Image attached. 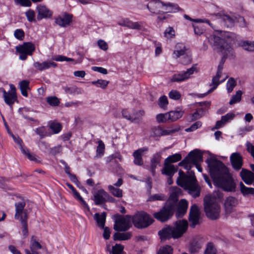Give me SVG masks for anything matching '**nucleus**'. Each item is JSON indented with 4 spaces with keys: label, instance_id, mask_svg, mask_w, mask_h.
Here are the masks:
<instances>
[{
    "label": "nucleus",
    "instance_id": "obj_1",
    "mask_svg": "<svg viewBox=\"0 0 254 254\" xmlns=\"http://www.w3.org/2000/svg\"><path fill=\"white\" fill-rule=\"evenodd\" d=\"M214 184L227 191H234L236 185L228 168L220 161L210 158L206 160Z\"/></svg>",
    "mask_w": 254,
    "mask_h": 254
},
{
    "label": "nucleus",
    "instance_id": "obj_2",
    "mask_svg": "<svg viewBox=\"0 0 254 254\" xmlns=\"http://www.w3.org/2000/svg\"><path fill=\"white\" fill-rule=\"evenodd\" d=\"M222 38L215 34L211 35L208 38L209 43L214 47L218 52L224 55V58L232 55V48L230 46L232 41L230 33L224 32L221 33Z\"/></svg>",
    "mask_w": 254,
    "mask_h": 254
},
{
    "label": "nucleus",
    "instance_id": "obj_3",
    "mask_svg": "<svg viewBox=\"0 0 254 254\" xmlns=\"http://www.w3.org/2000/svg\"><path fill=\"white\" fill-rule=\"evenodd\" d=\"M188 228V221L184 219L176 221L173 226H168L163 228L158 232V235L162 241L171 238L178 239L187 232Z\"/></svg>",
    "mask_w": 254,
    "mask_h": 254
},
{
    "label": "nucleus",
    "instance_id": "obj_4",
    "mask_svg": "<svg viewBox=\"0 0 254 254\" xmlns=\"http://www.w3.org/2000/svg\"><path fill=\"white\" fill-rule=\"evenodd\" d=\"M179 177L177 183L178 185L187 190L188 193L194 198L198 197L200 193V187L197 183V181L193 173H190L189 175H186L184 172L180 170Z\"/></svg>",
    "mask_w": 254,
    "mask_h": 254
},
{
    "label": "nucleus",
    "instance_id": "obj_5",
    "mask_svg": "<svg viewBox=\"0 0 254 254\" xmlns=\"http://www.w3.org/2000/svg\"><path fill=\"white\" fill-rule=\"evenodd\" d=\"M178 197L177 194L171 193L163 207L159 212L153 214L154 217L161 222H165L169 219L177 208Z\"/></svg>",
    "mask_w": 254,
    "mask_h": 254
},
{
    "label": "nucleus",
    "instance_id": "obj_6",
    "mask_svg": "<svg viewBox=\"0 0 254 254\" xmlns=\"http://www.w3.org/2000/svg\"><path fill=\"white\" fill-rule=\"evenodd\" d=\"M204 209L206 216L210 219L216 220L219 217L220 206L216 197L206 196L204 198Z\"/></svg>",
    "mask_w": 254,
    "mask_h": 254
},
{
    "label": "nucleus",
    "instance_id": "obj_7",
    "mask_svg": "<svg viewBox=\"0 0 254 254\" xmlns=\"http://www.w3.org/2000/svg\"><path fill=\"white\" fill-rule=\"evenodd\" d=\"M202 161V154L198 150L195 149L189 153L188 156L179 163L180 166H183L187 170H190L192 165H195L198 171H202L199 163Z\"/></svg>",
    "mask_w": 254,
    "mask_h": 254
},
{
    "label": "nucleus",
    "instance_id": "obj_8",
    "mask_svg": "<svg viewBox=\"0 0 254 254\" xmlns=\"http://www.w3.org/2000/svg\"><path fill=\"white\" fill-rule=\"evenodd\" d=\"M25 206V203L24 201H21L15 204L16 212L14 215V218L20 221L22 225V232L23 235L24 237H26L28 234L27 222L28 212L26 209H24Z\"/></svg>",
    "mask_w": 254,
    "mask_h": 254
},
{
    "label": "nucleus",
    "instance_id": "obj_9",
    "mask_svg": "<svg viewBox=\"0 0 254 254\" xmlns=\"http://www.w3.org/2000/svg\"><path fill=\"white\" fill-rule=\"evenodd\" d=\"M134 226L137 228H146L151 225L153 220L144 212L137 213L131 217Z\"/></svg>",
    "mask_w": 254,
    "mask_h": 254
},
{
    "label": "nucleus",
    "instance_id": "obj_10",
    "mask_svg": "<svg viewBox=\"0 0 254 254\" xmlns=\"http://www.w3.org/2000/svg\"><path fill=\"white\" fill-rule=\"evenodd\" d=\"M114 229L117 231H126L131 226V217L130 215L123 216L119 214L115 216Z\"/></svg>",
    "mask_w": 254,
    "mask_h": 254
},
{
    "label": "nucleus",
    "instance_id": "obj_11",
    "mask_svg": "<svg viewBox=\"0 0 254 254\" xmlns=\"http://www.w3.org/2000/svg\"><path fill=\"white\" fill-rule=\"evenodd\" d=\"M223 64H224V62L221 61L219 64L218 66V69L216 73V75L213 77L212 79V83L210 85H213V87H212L211 89H210L207 93L201 94L199 96V97H202L206 96L208 94L212 92L213 91H214L218 86V85L222 83L223 82L226 78H228V76L226 75L225 78H224L221 81H219V79L221 76L222 73V69L223 68Z\"/></svg>",
    "mask_w": 254,
    "mask_h": 254
},
{
    "label": "nucleus",
    "instance_id": "obj_12",
    "mask_svg": "<svg viewBox=\"0 0 254 254\" xmlns=\"http://www.w3.org/2000/svg\"><path fill=\"white\" fill-rule=\"evenodd\" d=\"M16 51L20 54L19 59L21 60H25L27 55H31L35 50V47L31 42H25L22 45L16 47Z\"/></svg>",
    "mask_w": 254,
    "mask_h": 254
},
{
    "label": "nucleus",
    "instance_id": "obj_13",
    "mask_svg": "<svg viewBox=\"0 0 254 254\" xmlns=\"http://www.w3.org/2000/svg\"><path fill=\"white\" fill-rule=\"evenodd\" d=\"M188 50L183 44H177L175 47V50L173 55L176 58L183 57L182 63L184 64H187L190 63L191 58L188 54Z\"/></svg>",
    "mask_w": 254,
    "mask_h": 254
},
{
    "label": "nucleus",
    "instance_id": "obj_14",
    "mask_svg": "<svg viewBox=\"0 0 254 254\" xmlns=\"http://www.w3.org/2000/svg\"><path fill=\"white\" fill-rule=\"evenodd\" d=\"M195 71H196V67L195 65H193L191 68L188 69L186 71L174 74L171 78V81L173 82H181L187 80L189 79L190 75L192 74Z\"/></svg>",
    "mask_w": 254,
    "mask_h": 254
},
{
    "label": "nucleus",
    "instance_id": "obj_15",
    "mask_svg": "<svg viewBox=\"0 0 254 254\" xmlns=\"http://www.w3.org/2000/svg\"><path fill=\"white\" fill-rule=\"evenodd\" d=\"M10 90L4 92L3 98L4 102L9 106L11 107L14 102L17 100L16 88L13 84L10 85Z\"/></svg>",
    "mask_w": 254,
    "mask_h": 254
},
{
    "label": "nucleus",
    "instance_id": "obj_16",
    "mask_svg": "<svg viewBox=\"0 0 254 254\" xmlns=\"http://www.w3.org/2000/svg\"><path fill=\"white\" fill-rule=\"evenodd\" d=\"M230 160L233 168L235 171H238L242 169L243 157L240 153H233L230 157Z\"/></svg>",
    "mask_w": 254,
    "mask_h": 254
},
{
    "label": "nucleus",
    "instance_id": "obj_17",
    "mask_svg": "<svg viewBox=\"0 0 254 254\" xmlns=\"http://www.w3.org/2000/svg\"><path fill=\"white\" fill-rule=\"evenodd\" d=\"M200 218V212L196 205L191 206L190 212L189 220L190 223V227L193 228L199 223Z\"/></svg>",
    "mask_w": 254,
    "mask_h": 254
},
{
    "label": "nucleus",
    "instance_id": "obj_18",
    "mask_svg": "<svg viewBox=\"0 0 254 254\" xmlns=\"http://www.w3.org/2000/svg\"><path fill=\"white\" fill-rule=\"evenodd\" d=\"M94 203L96 205H102L106 202V197L108 196V193L103 189H100L93 192Z\"/></svg>",
    "mask_w": 254,
    "mask_h": 254
},
{
    "label": "nucleus",
    "instance_id": "obj_19",
    "mask_svg": "<svg viewBox=\"0 0 254 254\" xmlns=\"http://www.w3.org/2000/svg\"><path fill=\"white\" fill-rule=\"evenodd\" d=\"M36 10L38 12L37 18L38 20H41L43 18H50L53 14L52 11L45 5H37Z\"/></svg>",
    "mask_w": 254,
    "mask_h": 254
},
{
    "label": "nucleus",
    "instance_id": "obj_20",
    "mask_svg": "<svg viewBox=\"0 0 254 254\" xmlns=\"http://www.w3.org/2000/svg\"><path fill=\"white\" fill-rule=\"evenodd\" d=\"M238 203L239 201L236 197L231 196L226 197L224 204L226 212L227 213L232 212Z\"/></svg>",
    "mask_w": 254,
    "mask_h": 254
},
{
    "label": "nucleus",
    "instance_id": "obj_21",
    "mask_svg": "<svg viewBox=\"0 0 254 254\" xmlns=\"http://www.w3.org/2000/svg\"><path fill=\"white\" fill-rule=\"evenodd\" d=\"M148 151V148L143 147L139 148L133 153L132 156L134 158L133 163L138 166H142L143 164V161L142 158L143 154Z\"/></svg>",
    "mask_w": 254,
    "mask_h": 254
},
{
    "label": "nucleus",
    "instance_id": "obj_22",
    "mask_svg": "<svg viewBox=\"0 0 254 254\" xmlns=\"http://www.w3.org/2000/svg\"><path fill=\"white\" fill-rule=\"evenodd\" d=\"M242 180L247 185H251L254 182V173L247 169L242 168L240 172Z\"/></svg>",
    "mask_w": 254,
    "mask_h": 254
},
{
    "label": "nucleus",
    "instance_id": "obj_23",
    "mask_svg": "<svg viewBox=\"0 0 254 254\" xmlns=\"http://www.w3.org/2000/svg\"><path fill=\"white\" fill-rule=\"evenodd\" d=\"M154 136H161L172 134L177 131V129H165L160 127H154L152 129Z\"/></svg>",
    "mask_w": 254,
    "mask_h": 254
},
{
    "label": "nucleus",
    "instance_id": "obj_24",
    "mask_svg": "<svg viewBox=\"0 0 254 254\" xmlns=\"http://www.w3.org/2000/svg\"><path fill=\"white\" fill-rule=\"evenodd\" d=\"M72 15L68 13H64L63 17H58L56 18L55 22L61 27H65L71 22Z\"/></svg>",
    "mask_w": 254,
    "mask_h": 254
},
{
    "label": "nucleus",
    "instance_id": "obj_25",
    "mask_svg": "<svg viewBox=\"0 0 254 254\" xmlns=\"http://www.w3.org/2000/svg\"><path fill=\"white\" fill-rule=\"evenodd\" d=\"M202 247V242L198 240L193 239L190 243L189 247V252L191 254H197Z\"/></svg>",
    "mask_w": 254,
    "mask_h": 254
},
{
    "label": "nucleus",
    "instance_id": "obj_26",
    "mask_svg": "<svg viewBox=\"0 0 254 254\" xmlns=\"http://www.w3.org/2000/svg\"><path fill=\"white\" fill-rule=\"evenodd\" d=\"M177 171V169L174 165L165 162H164V167L161 170L162 174L170 177H173Z\"/></svg>",
    "mask_w": 254,
    "mask_h": 254
},
{
    "label": "nucleus",
    "instance_id": "obj_27",
    "mask_svg": "<svg viewBox=\"0 0 254 254\" xmlns=\"http://www.w3.org/2000/svg\"><path fill=\"white\" fill-rule=\"evenodd\" d=\"M220 19L223 22L224 25L227 27H231L234 25V19L233 17L227 14H218Z\"/></svg>",
    "mask_w": 254,
    "mask_h": 254
},
{
    "label": "nucleus",
    "instance_id": "obj_28",
    "mask_svg": "<svg viewBox=\"0 0 254 254\" xmlns=\"http://www.w3.org/2000/svg\"><path fill=\"white\" fill-rule=\"evenodd\" d=\"M188 206V201L186 200L182 199L179 203V206L177 210V215L178 217L182 216L187 211Z\"/></svg>",
    "mask_w": 254,
    "mask_h": 254
},
{
    "label": "nucleus",
    "instance_id": "obj_29",
    "mask_svg": "<svg viewBox=\"0 0 254 254\" xmlns=\"http://www.w3.org/2000/svg\"><path fill=\"white\" fill-rule=\"evenodd\" d=\"M161 156L158 153L153 155L150 160V169L153 174L155 173V169L158 165L159 164Z\"/></svg>",
    "mask_w": 254,
    "mask_h": 254
},
{
    "label": "nucleus",
    "instance_id": "obj_30",
    "mask_svg": "<svg viewBox=\"0 0 254 254\" xmlns=\"http://www.w3.org/2000/svg\"><path fill=\"white\" fill-rule=\"evenodd\" d=\"M106 213L103 212L101 214L96 213L94 216V218L97 222L99 227L103 229L105 226L106 221Z\"/></svg>",
    "mask_w": 254,
    "mask_h": 254
},
{
    "label": "nucleus",
    "instance_id": "obj_31",
    "mask_svg": "<svg viewBox=\"0 0 254 254\" xmlns=\"http://www.w3.org/2000/svg\"><path fill=\"white\" fill-rule=\"evenodd\" d=\"M184 114V112L179 111H172L168 112L170 122H174L181 118Z\"/></svg>",
    "mask_w": 254,
    "mask_h": 254
},
{
    "label": "nucleus",
    "instance_id": "obj_32",
    "mask_svg": "<svg viewBox=\"0 0 254 254\" xmlns=\"http://www.w3.org/2000/svg\"><path fill=\"white\" fill-rule=\"evenodd\" d=\"M29 82L24 80L19 83L20 90L22 95L25 97L28 96L27 90L29 89Z\"/></svg>",
    "mask_w": 254,
    "mask_h": 254
},
{
    "label": "nucleus",
    "instance_id": "obj_33",
    "mask_svg": "<svg viewBox=\"0 0 254 254\" xmlns=\"http://www.w3.org/2000/svg\"><path fill=\"white\" fill-rule=\"evenodd\" d=\"M108 188L110 193L114 196L119 198L123 196V190L120 189L115 188L112 185L108 186Z\"/></svg>",
    "mask_w": 254,
    "mask_h": 254
},
{
    "label": "nucleus",
    "instance_id": "obj_34",
    "mask_svg": "<svg viewBox=\"0 0 254 254\" xmlns=\"http://www.w3.org/2000/svg\"><path fill=\"white\" fill-rule=\"evenodd\" d=\"M131 234L129 232L127 233H116L114 235V240H127L130 238Z\"/></svg>",
    "mask_w": 254,
    "mask_h": 254
},
{
    "label": "nucleus",
    "instance_id": "obj_35",
    "mask_svg": "<svg viewBox=\"0 0 254 254\" xmlns=\"http://www.w3.org/2000/svg\"><path fill=\"white\" fill-rule=\"evenodd\" d=\"M64 90V92L66 94H81V90L80 89L77 88V87L75 86H65L63 87Z\"/></svg>",
    "mask_w": 254,
    "mask_h": 254
},
{
    "label": "nucleus",
    "instance_id": "obj_36",
    "mask_svg": "<svg viewBox=\"0 0 254 254\" xmlns=\"http://www.w3.org/2000/svg\"><path fill=\"white\" fill-rule=\"evenodd\" d=\"M144 115V112L142 110H140L137 112H133L132 113L131 122L134 123H139Z\"/></svg>",
    "mask_w": 254,
    "mask_h": 254
},
{
    "label": "nucleus",
    "instance_id": "obj_37",
    "mask_svg": "<svg viewBox=\"0 0 254 254\" xmlns=\"http://www.w3.org/2000/svg\"><path fill=\"white\" fill-rule=\"evenodd\" d=\"M217 253L216 246L213 243L209 242L207 244L204 254H217Z\"/></svg>",
    "mask_w": 254,
    "mask_h": 254
},
{
    "label": "nucleus",
    "instance_id": "obj_38",
    "mask_svg": "<svg viewBox=\"0 0 254 254\" xmlns=\"http://www.w3.org/2000/svg\"><path fill=\"white\" fill-rule=\"evenodd\" d=\"M182 159V156L179 153H176L172 155H170L165 160L164 162L167 163L171 164L172 163L177 162Z\"/></svg>",
    "mask_w": 254,
    "mask_h": 254
},
{
    "label": "nucleus",
    "instance_id": "obj_39",
    "mask_svg": "<svg viewBox=\"0 0 254 254\" xmlns=\"http://www.w3.org/2000/svg\"><path fill=\"white\" fill-rule=\"evenodd\" d=\"M240 190L243 195H246L249 194H254V189L246 187L242 182L240 183Z\"/></svg>",
    "mask_w": 254,
    "mask_h": 254
},
{
    "label": "nucleus",
    "instance_id": "obj_40",
    "mask_svg": "<svg viewBox=\"0 0 254 254\" xmlns=\"http://www.w3.org/2000/svg\"><path fill=\"white\" fill-rule=\"evenodd\" d=\"M243 48L249 52H254V41H243L241 43Z\"/></svg>",
    "mask_w": 254,
    "mask_h": 254
},
{
    "label": "nucleus",
    "instance_id": "obj_41",
    "mask_svg": "<svg viewBox=\"0 0 254 254\" xmlns=\"http://www.w3.org/2000/svg\"><path fill=\"white\" fill-rule=\"evenodd\" d=\"M21 152L25 155L27 158L31 161L35 162H38V160L36 158V156L35 154L29 152L28 149L24 147H21Z\"/></svg>",
    "mask_w": 254,
    "mask_h": 254
},
{
    "label": "nucleus",
    "instance_id": "obj_42",
    "mask_svg": "<svg viewBox=\"0 0 254 254\" xmlns=\"http://www.w3.org/2000/svg\"><path fill=\"white\" fill-rule=\"evenodd\" d=\"M164 37L167 39L173 38L175 36V31L172 27H168L164 31Z\"/></svg>",
    "mask_w": 254,
    "mask_h": 254
},
{
    "label": "nucleus",
    "instance_id": "obj_43",
    "mask_svg": "<svg viewBox=\"0 0 254 254\" xmlns=\"http://www.w3.org/2000/svg\"><path fill=\"white\" fill-rule=\"evenodd\" d=\"M33 65L35 68L41 71L49 68L48 61L44 62L42 63L38 62H35L34 63Z\"/></svg>",
    "mask_w": 254,
    "mask_h": 254
},
{
    "label": "nucleus",
    "instance_id": "obj_44",
    "mask_svg": "<svg viewBox=\"0 0 254 254\" xmlns=\"http://www.w3.org/2000/svg\"><path fill=\"white\" fill-rule=\"evenodd\" d=\"M91 84L96 85L97 87H100L103 89H105L109 84V81L105 80L98 79L96 81H93Z\"/></svg>",
    "mask_w": 254,
    "mask_h": 254
},
{
    "label": "nucleus",
    "instance_id": "obj_45",
    "mask_svg": "<svg viewBox=\"0 0 254 254\" xmlns=\"http://www.w3.org/2000/svg\"><path fill=\"white\" fill-rule=\"evenodd\" d=\"M242 92L241 90L237 91L235 95H233L229 102L230 105L239 102L241 100Z\"/></svg>",
    "mask_w": 254,
    "mask_h": 254
},
{
    "label": "nucleus",
    "instance_id": "obj_46",
    "mask_svg": "<svg viewBox=\"0 0 254 254\" xmlns=\"http://www.w3.org/2000/svg\"><path fill=\"white\" fill-rule=\"evenodd\" d=\"M156 120L159 123H165L167 122H170L168 113L157 115L156 116Z\"/></svg>",
    "mask_w": 254,
    "mask_h": 254
},
{
    "label": "nucleus",
    "instance_id": "obj_47",
    "mask_svg": "<svg viewBox=\"0 0 254 254\" xmlns=\"http://www.w3.org/2000/svg\"><path fill=\"white\" fill-rule=\"evenodd\" d=\"M25 15L28 21L30 22H35V13L34 10L32 9H29L25 12Z\"/></svg>",
    "mask_w": 254,
    "mask_h": 254
},
{
    "label": "nucleus",
    "instance_id": "obj_48",
    "mask_svg": "<svg viewBox=\"0 0 254 254\" xmlns=\"http://www.w3.org/2000/svg\"><path fill=\"white\" fill-rule=\"evenodd\" d=\"M124 247L121 245H116L112 247V250L109 251L112 254H123Z\"/></svg>",
    "mask_w": 254,
    "mask_h": 254
},
{
    "label": "nucleus",
    "instance_id": "obj_49",
    "mask_svg": "<svg viewBox=\"0 0 254 254\" xmlns=\"http://www.w3.org/2000/svg\"><path fill=\"white\" fill-rule=\"evenodd\" d=\"M236 85V81L234 78L231 77L227 81L226 87L228 92H231Z\"/></svg>",
    "mask_w": 254,
    "mask_h": 254
},
{
    "label": "nucleus",
    "instance_id": "obj_50",
    "mask_svg": "<svg viewBox=\"0 0 254 254\" xmlns=\"http://www.w3.org/2000/svg\"><path fill=\"white\" fill-rule=\"evenodd\" d=\"M173 249L170 246L167 245L160 248L157 254H172Z\"/></svg>",
    "mask_w": 254,
    "mask_h": 254
},
{
    "label": "nucleus",
    "instance_id": "obj_51",
    "mask_svg": "<svg viewBox=\"0 0 254 254\" xmlns=\"http://www.w3.org/2000/svg\"><path fill=\"white\" fill-rule=\"evenodd\" d=\"M42 248L41 245L36 240L32 239L30 243V249L32 253L33 252H37V250L41 249Z\"/></svg>",
    "mask_w": 254,
    "mask_h": 254
},
{
    "label": "nucleus",
    "instance_id": "obj_52",
    "mask_svg": "<svg viewBox=\"0 0 254 254\" xmlns=\"http://www.w3.org/2000/svg\"><path fill=\"white\" fill-rule=\"evenodd\" d=\"M47 102L49 105L53 106H58L60 103L59 99L55 96L48 97L47 98Z\"/></svg>",
    "mask_w": 254,
    "mask_h": 254
},
{
    "label": "nucleus",
    "instance_id": "obj_53",
    "mask_svg": "<svg viewBox=\"0 0 254 254\" xmlns=\"http://www.w3.org/2000/svg\"><path fill=\"white\" fill-rule=\"evenodd\" d=\"M177 5H175L171 3H166L165 13L173 12L178 9Z\"/></svg>",
    "mask_w": 254,
    "mask_h": 254
},
{
    "label": "nucleus",
    "instance_id": "obj_54",
    "mask_svg": "<svg viewBox=\"0 0 254 254\" xmlns=\"http://www.w3.org/2000/svg\"><path fill=\"white\" fill-rule=\"evenodd\" d=\"M159 106L160 108L165 109L168 104V101L167 96H163L160 97L159 99Z\"/></svg>",
    "mask_w": 254,
    "mask_h": 254
},
{
    "label": "nucleus",
    "instance_id": "obj_55",
    "mask_svg": "<svg viewBox=\"0 0 254 254\" xmlns=\"http://www.w3.org/2000/svg\"><path fill=\"white\" fill-rule=\"evenodd\" d=\"M50 128L55 133H57L61 131L62 129V126L61 124L58 123L53 122L51 123L50 125Z\"/></svg>",
    "mask_w": 254,
    "mask_h": 254
},
{
    "label": "nucleus",
    "instance_id": "obj_56",
    "mask_svg": "<svg viewBox=\"0 0 254 254\" xmlns=\"http://www.w3.org/2000/svg\"><path fill=\"white\" fill-rule=\"evenodd\" d=\"M202 117V115L198 111H196L193 114H190L189 117L190 121H194L198 120Z\"/></svg>",
    "mask_w": 254,
    "mask_h": 254
},
{
    "label": "nucleus",
    "instance_id": "obj_57",
    "mask_svg": "<svg viewBox=\"0 0 254 254\" xmlns=\"http://www.w3.org/2000/svg\"><path fill=\"white\" fill-rule=\"evenodd\" d=\"M202 125L201 122L200 121L196 122L193 124H192L190 127H188L185 129V130L187 132L192 131L200 127Z\"/></svg>",
    "mask_w": 254,
    "mask_h": 254
},
{
    "label": "nucleus",
    "instance_id": "obj_58",
    "mask_svg": "<svg viewBox=\"0 0 254 254\" xmlns=\"http://www.w3.org/2000/svg\"><path fill=\"white\" fill-rule=\"evenodd\" d=\"M54 60L58 62H63V61H66V62H73L74 60L73 59L69 58L64 56L58 55L56 57L53 59Z\"/></svg>",
    "mask_w": 254,
    "mask_h": 254
},
{
    "label": "nucleus",
    "instance_id": "obj_59",
    "mask_svg": "<svg viewBox=\"0 0 254 254\" xmlns=\"http://www.w3.org/2000/svg\"><path fill=\"white\" fill-rule=\"evenodd\" d=\"M193 28L195 34L197 35L202 34L204 30L201 24L193 25Z\"/></svg>",
    "mask_w": 254,
    "mask_h": 254
},
{
    "label": "nucleus",
    "instance_id": "obj_60",
    "mask_svg": "<svg viewBox=\"0 0 254 254\" xmlns=\"http://www.w3.org/2000/svg\"><path fill=\"white\" fill-rule=\"evenodd\" d=\"M127 25L129 28L133 29H140L142 27L141 24L138 22H128Z\"/></svg>",
    "mask_w": 254,
    "mask_h": 254
},
{
    "label": "nucleus",
    "instance_id": "obj_61",
    "mask_svg": "<svg viewBox=\"0 0 254 254\" xmlns=\"http://www.w3.org/2000/svg\"><path fill=\"white\" fill-rule=\"evenodd\" d=\"M105 149V145L102 141H99V144L97 147L96 152L97 155L101 156L103 154Z\"/></svg>",
    "mask_w": 254,
    "mask_h": 254
},
{
    "label": "nucleus",
    "instance_id": "obj_62",
    "mask_svg": "<svg viewBox=\"0 0 254 254\" xmlns=\"http://www.w3.org/2000/svg\"><path fill=\"white\" fill-rule=\"evenodd\" d=\"M169 96L171 99L178 100L181 97V94L178 91L171 90L169 93Z\"/></svg>",
    "mask_w": 254,
    "mask_h": 254
},
{
    "label": "nucleus",
    "instance_id": "obj_63",
    "mask_svg": "<svg viewBox=\"0 0 254 254\" xmlns=\"http://www.w3.org/2000/svg\"><path fill=\"white\" fill-rule=\"evenodd\" d=\"M165 199V197L164 195L156 194L151 196L149 198V201L154 200H164Z\"/></svg>",
    "mask_w": 254,
    "mask_h": 254
},
{
    "label": "nucleus",
    "instance_id": "obj_64",
    "mask_svg": "<svg viewBox=\"0 0 254 254\" xmlns=\"http://www.w3.org/2000/svg\"><path fill=\"white\" fill-rule=\"evenodd\" d=\"M14 35L17 39L22 40L24 37V32L22 29H16L14 31Z\"/></svg>",
    "mask_w": 254,
    "mask_h": 254
}]
</instances>
